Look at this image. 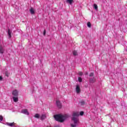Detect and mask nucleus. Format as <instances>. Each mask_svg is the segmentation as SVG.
<instances>
[{"label":"nucleus","instance_id":"1","mask_svg":"<svg viewBox=\"0 0 127 127\" xmlns=\"http://www.w3.org/2000/svg\"><path fill=\"white\" fill-rule=\"evenodd\" d=\"M80 116V114L79 112H73L72 114V118L71 119V121L73 122L74 125L71 124V127H77V125H78V123H79V119L78 118V117Z\"/></svg>","mask_w":127,"mask_h":127},{"label":"nucleus","instance_id":"2","mask_svg":"<svg viewBox=\"0 0 127 127\" xmlns=\"http://www.w3.org/2000/svg\"><path fill=\"white\" fill-rule=\"evenodd\" d=\"M69 116L67 115H63L61 114L56 115L54 116L55 120L61 123H63L65 120H67Z\"/></svg>","mask_w":127,"mask_h":127},{"label":"nucleus","instance_id":"3","mask_svg":"<svg viewBox=\"0 0 127 127\" xmlns=\"http://www.w3.org/2000/svg\"><path fill=\"white\" fill-rule=\"evenodd\" d=\"M12 95L14 97H18V91L14 90L12 92Z\"/></svg>","mask_w":127,"mask_h":127},{"label":"nucleus","instance_id":"4","mask_svg":"<svg viewBox=\"0 0 127 127\" xmlns=\"http://www.w3.org/2000/svg\"><path fill=\"white\" fill-rule=\"evenodd\" d=\"M75 91L77 94H80V92H81V88H80V86H79V85H76Z\"/></svg>","mask_w":127,"mask_h":127},{"label":"nucleus","instance_id":"5","mask_svg":"<svg viewBox=\"0 0 127 127\" xmlns=\"http://www.w3.org/2000/svg\"><path fill=\"white\" fill-rule=\"evenodd\" d=\"M56 105L58 108H59V109H61V108H62V104H61V102H60L59 100L56 101Z\"/></svg>","mask_w":127,"mask_h":127},{"label":"nucleus","instance_id":"6","mask_svg":"<svg viewBox=\"0 0 127 127\" xmlns=\"http://www.w3.org/2000/svg\"><path fill=\"white\" fill-rule=\"evenodd\" d=\"M22 114H23L24 115H26L27 116H28L29 115V112H28V111H27V109H23L21 111Z\"/></svg>","mask_w":127,"mask_h":127},{"label":"nucleus","instance_id":"7","mask_svg":"<svg viewBox=\"0 0 127 127\" xmlns=\"http://www.w3.org/2000/svg\"><path fill=\"white\" fill-rule=\"evenodd\" d=\"M96 82V78L94 77L90 78L89 79V83H91V84H93V83H95Z\"/></svg>","mask_w":127,"mask_h":127},{"label":"nucleus","instance_id":"8","mask_svg":"<svg viewBox=\"0 0 127 127\" xmlns=\"http://www.w3.org/2000/svg\"><path fill=\"white\" fill-rule=\"evenodd\" d=\"M6 126H8V127H13L15 125L14 123H6Z\"/></svg>","mask_w":127,"mask_h":127},{"label":"nucleus","instance_id":"9","mask_svg":"<svg viewBox=\"0 0 127 127\" xmlns=\"http://www.w3.org/2000/svg\"><path fill=\"white\" fill-rule=\"evenodd\" d=\"M3 52H4V49H3L2 46H0V53L3 54Z\"/></svg>","mask_w":127,"mask_h":127},{"label":"nucleus","instance_id":"10","mask_svg":"<svg viewBox=\"0 0 127 127\" xmlns=\"http://www.w3.org/2000/svg\"><path fill=\"white\" fill-rule=\"evenodd\" d=\"M13 101L15 102V103H16V102H18V96H13Z\"/></svg>","mask_w":127,"mask_h":127},{"label":"nucleus","instance_id":"11","mask_svg":"<svg viewBox=\"0 0 127 127\" xmlns=\"http://www.w3.org/2000/svg\"><path fill=\"white\" fill-rule=\"evenodd\" d=\"M30 12L31 14H34V13H35V11L33 8L31 7L30 9Z\"/></svg>","mask_w":127,"mask_h":127},{"label":"nucleus","instance_id":"12","mask_svg":"<svg viewBox=\"0 0 127 127\" xmlns=\"http://www.w3.org/2000/svg\"><path fill=\"white\" fill-rule=\"evenodd\" d=\"M40 119L42 120H45V119H46V116L45 115H44V114H43L40 117Z\"/></svg>","mask_w":127,"mask_h":127},{"label":"nucleus","instance_id":"13","mask_svg":"<svg viewBox=\"0 0 127 127\" xmlns=\"http://www.w3.org/2000/svg\"><path fill=\"white\" fill-rule=\"evenodd\" d=\"M8 35L9 38H11V31H10L9 29H8Z\"/></svg>","mask_w":127,"mask_h":127},{"label":"nucleus","instance_id":"14","mask_svg":"<svg viewBox=\"0 0 127 127\" xmlns=\"http://www.w3.org/2000/svg\"><path fill=\"white\" fill-rule=\"evenodd\" d=\"M66 2L69 3V4H72L73 2V0H66Z\"/></svg>","mask_w":127,"mask_h":127},{"label":"nucleus","instance_id":"15","mask_svg":"<svg viewBox=\"0 0 127 127\" xmlns=\"http://www.w3.org/2000/svg\"><path fill=\"white\" fill-rule=\"evenodd\" d=\"M35 118H36V119H39V118H40V116L39 115V114H36L35 115Z\"/></svg>","mask_w":127,"mask_h":127},{"label":"nucleus","instance_id":"16","mask_svg":"<svg viewBox=\"0 0 127 127\" xmlns=\"http://www.w3.org/2000/svg\"><path fill=\"white\" fill-rule=\"evenodd\" d=\"M73 54L74 55V56H76V55H78V53L76 51H73Z\"/></svg>","mask_w":127,"mask_h":127},{"label":"nucleus","instance_id":"17","mask_svg":"<svg viewBox=\"0 0 127 127\" xmlns=\"http://www.w3.org/2000/svg\"><path fill=\"white\" fill-rule=\"evenodd\" d=\"M94 8L96 9V10H98V5L96 4H94Z\"/></svg>","mask_w":127,"mask_h":127},{"label":"nucleus","instance_id":"18","mask_svg":"<svg viewBox=\"0 0 127 127\" xmlns=\"http://www.w3.org/2000/svg\"><path fill=\"white\" fill-rule=\"evenodd\" d=\"M87 26H88V27H89V28L91 27V23L90 22H88L87 23Z\"/></svg>","mask_w":127,"mask_h":127},{"label":"nucleus","instance_id":"19","mask_svg":"<svg viewBox=\"0 0 127 127\" xmlns=\"http://www.w3.org/2000/svg\"><path fill=\"white\" fill-rule=\"evenodd\" d=\"M78 75H79V76H82L83 75V72L80 71L78 72Z\"/></svg>","mask_w":127,"mask_h":127},{"label":"nucleus","instance_id":"20","mask_svg":"<svg viewBox=\"0 0 127 127\" xmlns=\"http://www.w3.org/2000/svg\"><path fill=\"white\" fill-rule=\"evenodd\" d=\"M3 120V117L2 116L0 115V121H2Z\"/></svg>","mask_w":127,"mask_h":127},{"label":"nucleus","instance_id":"21","mask_svg":"<svg viewBox=\"0 0 127 127\" xmlns=\"http://www.w3.org/2000/svg\"><path fill=\"white\" fill-rule=\"evenodd\" d=\"M78 82H82V78L81 77H78Z\"/></svg>","mask_w":127,"mask_h":127},{"label":"nucleus","instance_id":"22","mask_svg":"<svg viewBox=\"0 0 127 127\" xmlns=\"http://www.w3.org/2000/svg\"><path fill=\"white\" fill-rule=\"evenodd\" d=\"M90 77H92V76H94V73H90V75H89Z\"/></svg>","mask_w":127,"mask_h":127},{"label":"nucleus","instance_id":"23","mask_svg":"<svg viewBox=\"0 0 127 127\" xmlns=\"http://www.w3.org/2000/svg\"><path fill=\"white\" fill-rule=\"evenodd\" d=\"M83 115H84V112H83V111L80 112V115L83 116Z\"/></svg>","mask_w":127,"mask_h":127},{"label":"nucleus","instance_id":"24","mask_svg":"<svg viewBox=\"0 0 127 127\" xmlns=\"http://www.w3.org/2000/svg\"><path fill=\"white\" fill-rule=\"evenodd\" d=\"M81 105H85V101H82L81 102Z\"/></svg>","mask_w":127,"mask_h":127},{"label":"nucleus","instance_id":"25","mask_svg":"<svg viewBox=\"0 0 127 127\" xmlns=\"http://www.w3.org/2000/svg\"><path fill=\"white\" fill-rule=\"evenodd\" d=\"M43 34H44V35H45L46 34V31L45 30H44V31Z\"/></svg>","mask_w":127,"mask_h":127},{"label":"nucleus","instance_id":"26","mask_svg":"<svg viewBox=\"0 0 127 127\" xmlns=\"http://www.w3.org/2000/svg\"><path fill=\"white\" fill-rule=\"evenodd\" d=\"M2 80V77L0 76V81H1Z\"/></svg>","mask_w":127,"mask_h":127},{"label":"nucleus","instance_id":"27","mask_svg":"<svg viewBox=\"0 0 127 127\" xmlns=\"http://www.w3.org/2000/svg\"><path fill=\"white\" fill-rule=\"evenodd\" d=\"M87 74H88V73H86V75H87Z\"/></svg>","mask_w":127,"mask_h":127}]
</instances>
